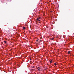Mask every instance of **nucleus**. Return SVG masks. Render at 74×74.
I'll use <instances>...</instances> for the list:
<instances>
[{
  "label": "nucleus",
  "instance_id": "423d86ee",
  "mask_svg": "<svg viewBox=\"0 0 74 74\" xmlns=\"http://www.w3.org/2000/svg\"><path fill=\"white\" fill-rule=\"evenodd\" d=\"M4 42H5V44H7V41H4Z\"/></svg>",
  "mask_w": 74,
  "mask_h": 74
},
{
  "label": "nucleus",
  "instance_id": "7ed1b4c3",
  "mask_svg": "<svg viewBox=\"0 0 74 74\" xmlns=\"http://www.w3.org/2000/svg\"><path fill=\"white\" fill-rule=\"evenodd\" d=\"M52 60H51L50 61V63H52Z\"/></svg>",
  "mask_w": 74,
  "mask_h": 74
},
{
  "label": "nucleus",
  "instance_id": "0eeeda50",
  "mask_svg": "<svg viewBox=\"0 0 74 74\" xmlns=\"http://www.w3.org/2000/svg\"><path fill=\"white\" fill-rule=\"evenodd\" d=\"M32 71H34V70H35V69H32Z\"/></svg>",
  "mask_w": 74,
  "mask_h": 74
},
{
  "label": "nucleus",
  "instance_id": "ddd939ff",
  "mask_svg": "<svg viewBox=\"0 0 74 74\" xmlns=\"http://www.w3.org/2000/svg\"><path fill=\"white\" fill-rule=\"evenodd\" d=\"M36 41H38V39H37V40H36Z\"/></svg>",
  "mask_w": 74,
  "mask_h": 74
},
{
  "label": "nucleus",
  "instance_id": "f8f14e48",
  "mask_svg": "<svg viewBox=\"0 0 74 74\" xmlns=\"http://www.w3.org/2000/svg\"><path fill=\"white\" fill-rule=\"evenodd\" d=\"M40 21H41V20H38V21H39V22H40Z\"/></svg>",
  "mask_w": 74,
  "mask_h": 74
},
{
  "label": "nucleus",
  "instance_id": "4468645a",
  "mask_svg": "<svg viewBox=\"0 0 74 74\" xmlns=\"http://www.w3.org/2000/svg\"><path fill=\"white\" fill-rule=\"evenodd\" d=\"M57 37V38H58V37Z\"/></svg>",
  "mask_w": 74,
  "mask_h": 74
},
{
  "label": "nucleus",
  "instance_id": "9b49d317",
  "mask_svg": "<svg viewBox=\"0 0 74 74\" xmlns=\"http://www.w3.org/2000/svg\"><path fill=\"white\" fill-rule=\"evenodd\" d=\"M55 65H56V63H54Z\"/></svg>",
  "mask_w": 74,
  "mask_h": 74
},
{
  "label": "nucleus",
  "instance_id": "f257e3e1",
  "mask_svg": "<svg viewBox=\"0 0 74 74\" xmlns=\"http://www.w3.org/2000/svg\"><path fill=\"white\" fill-rule=\"evenodd\" d=\"M37 69L38 71H40V70H41V67H39L38 68H37Z\"/></svg>",
  "mask_w": 74,
  "mask_h": 74
},
{
  "label": "nucleus",
  "instance_id": "9d476101",
  "mask_svg": "<svg viewBox=\"0 0 74 74\" xmlns=\"http://www.w3.org/2000/svg\"><path fill=\"white\" fill-rule=\"evenodd\" d=\"M39 19H41V17H39Z\"/></svg>",
  "mask_w": 74,
  "mask_h": 74
},
{
  "label": "nucleus",
  "instance_id": "1a4fd4ad",
  "mask_svg": "<svg viewBox=\"0 0 74 74\" xmlns=\"http://www.w3.org/2000/svg\"><path fill=\"white\" fill-rule=\"evenodd\" d=\"M34 67H35V66H32V68H34Z\"/></svg>",
  "mask_w": 74,
  "mask_h": 74
},
{
  "label": "nucleus",
  "instance_id": "20e7f679",
  "mask_svg": "<svg viewBox=\"0 0 74 74\" xmlns=\"http://www.w3.org/2000/svg\"><path fill=\"white\" fill-rule=\"evenodd\" d=\"M23 29H24V30L26 29V28L25 27H23Z\"/></svg>",
  "mask_w": 74,
  "mask_h": 74
},
{
  "label": "nucleus",
  "instance_id": "6e6552de",
  "mask_svg": "<svg viewBox=\"0 0 74 74\" xmlns=\"http://www.w3.org/2000/svg\"><path fill=\"white\" fill-rule=\"evenodd\" d=\"M36 20H37V21H38V20H39V18H37L36 19Z\"/></svg>",
  "mask_w": 74,
  "mask_h": 74
},
{
  "label": "nucleus",
  "instance_id": "f03ea898",
  "mask_svg": "<svg viewBox=\"0 0 74 74\" xmlns=\"http://www.w3.org/2000/svg\"><path fill=\"white\" fill-rule=\"evenodd\" d=\"M70 51H69L68 52V54H70Z\"/></svg>",
  "mask_w": 74,
  "mask_h": 74
},
{
  "label": "nucleus",
  "instance_id": "39448f33",
  "mask_svg": "<svg viewBox=\"0 0 74 74\" xmlns=\"http://www.w3.org/2000/svg\"><path fill=\"white\" fill-rule=\"evenodd\" d=\"M53 39H54V38H51V40H53Z\"/></svg>",
  "mask_w": 74,
  "mask_h": 74
}]
</instances>
